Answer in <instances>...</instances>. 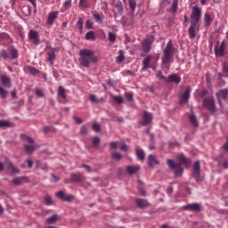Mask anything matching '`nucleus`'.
Segmentation results:
<instances>
[{"label": "nucleus", "instance_id": "f257e3e1", "mask_svg": "<svg viewBox=\"0 0 228 228\" xmlns=\"http://www.w3.org/2000/svg\"><path fill=\"white\" fill-rule=\"evenodd\" d=\"M202 17V8L199 6H193L191 12V26L189 27L190 38H195L197 37V31H199V21Z\"/></svg>", "mask_w": 228, "mask_h": 228}, {"label": "nucleus", "instance_id": "f03ea898", "mask_svg": "<svg viewBox=\"0 0 228 228\" xmlns=\"http://www.w3.org/2000/svg\"><path fill=\"white\" fill-rule=\"evenodd\" d=\"M94 51L88 49H82L79 51L78 61L82 67L90 69L91 63H97V57H95Z\"/></svg>", "mask_w": 228, "mask_h": 228}, {"label": "nucleus", "instance_id": "7ed1b4c3", "mask_svg": "<svg viewBox=\"0 0 228 228\" xmlns=\"http://www.w3.org/2000/svg\"><path fill=\"white\" fill-rule=\"evenodd\" d=\"M175 52V48H174L172 40H169L163 51L162 69H170V61H172V58H174Z\"/></svg>", "mask_w": 228, "mask_h": 228}, {"label": "nucleus", "instance_id": "20e7f679", "mask_svg": "<svg viewBox=\"0 0 228 228\" xmlns=\"http://www.w3.org/2000/svg\"><path fill=\"white\" fill-rule=\"evenodd\" d=\"M159 60V56L158 55H147L142 61V70H147V69H151L155 63H158Z\"/></svg>", "mask_w": 228, "mask_h": 228}, {"label": "nucleus", "instance_id": "39448f33", "mask_svg": "<svg viewBox=\"0 0 228 228\" xmlns=\"http://www.w3.org/2000/svg\"><path fill=\"white\" fill-rule=\"evenodd\" d=\"M167 161L170 170H175V176L181 177V175H183V172H184V169H183L181 167V163L175 162L173 159H167Z\"/></svg>", "mask_w": 228, "mask_h": 228}, {"label": "nucleus", "instance_id": "423d86ee", "mask_svg": "<svg viewBox=\"0 0 228 228\" xmlns=\"http://www.w3.org/2000/svg\"><path fill=\"white\" fill-rule=\"evenodd\" d=\"M21 138H22L23 142H27V143H29V144L24 145V150L27 154L31 155L33 152H35V149H36L35 145H33L35 143V140H33V138H31L28 135H24V134H21Z\"/></svg>", "mask_w": 228, "mask_h": 228}, {"label": "nucleus", "instance_id": "0eeeda50", "mask_svg": "<svg viewBox=\"0 0 228 228\" xmlns=\"http://www.w3.org/2000/svg\"><path fill=\"white\" fill-rule=\"evenodd\" d=\"M152 44H154V36L148 35L142 43V49L143 53H151V49H152Z\"/></svg>", "mask_w": 228, "mask_h": 228}, {"label": "nucleus", "instance_id": "6e6552de", "mask_svg": "<svg viewBox=\"0 0 228 228\" xmlns=\"http://www.w3.org/2000/svg\"><path fill=\"white\" fill-rule=\"evenodd\" d=\"M192 177L197 181V183H200L202 179L200 178V161L198 160L194 162L192 166Z\"/></svg>", "mask_w": 228, "mask_h": 228}, {"label": "nucleus", "instance_id": "1a4fd4ad", "mask_svg": "<svg viewBox=\"0 0 228 228\" xmlns=\"http://www.w3.org/2000/svg\"><path fill=\"white\" fill-rule=\"evenodd\" d=\"M203 107H205L211 113H215L216 111V108L215 107V99L213 97H208L203 100Z\"/></svg>", "mask_w": 228, "mask_h": 228}, {"label": "nucleus", "instance_id": "9d476101", "mask_svg": "<svg viewBox=\"0 0 228 228\" xmlns=\"http://www.w3.org/2000/svg\"><path fill=\"white\" fill-rule=\"evenodd\" d=\"M183 211H192L193 213H200V204L191 203L182 207Z\"/></svg>", "mask_w": 228, "mask_h": 228}, {"label": "nucleus", "instance_id": "9b49d317", "mask_svg": "<svg viewBox=\"0 0 228 228\" xmlns=\"http://www.w3.org/2000/svg\"><path fill=\"white\" fill-rule=\"evenodd\" d=\"M152 122V113L144 111L142 113V120L140 122L142 126H149Z\"/></svg>", "mask_w": 228, "mask_h": 228}, {"label": "nucleus", "instance_id": "f8f14e48", "mask_svg": "<svg viewBox=\"0 0 228 228\" xmlns=\"http://www.w3.org/2000/svg\"><path fill=\"white\" fill-rule=\"evenodd\" d=\"M28 38L29 40L33 41V45H38V44H40V39H38V32L31 29L28 32Z\"/></svg>", "mask_w": 228, "mask_h": 228}, {"label": "nucleus", "instance_id": "ddd939ff", "mask_svg": "<svg viewBox=\"0 0 228 228\" xmlns=\"http://www.w3.org/2000/svg\"><path fill=\"white\" fill-rule=\"evenodd\" d=\"M191 92V88L187 87L185 92L180 96V104H187L190 99Z\"/></svg>", "mask_w": 228, "mask_h": 228}, {"label": "nucleus", "instance_id": "4468645a", "mask_svg": "<svg viewBox=\"0 0 228 228\" xmlns=\"http://www.w3.org/2000/svg\"><path fill=\"white\" fill-rule=\"evenodd\" d=\"M225 51V41H223L221 45L215 47V54L216 56H224V53Z\"/></svg>", "mask_w": 228, "mask_h": 228}, {"label": "nucleus", "instance_id": "2eb2a0df", "mask_svg": "<svg viewBox=\"0 0 228 228\" xmlns=\"http://www.w3.org/2000/svg\"><path fill=\"white\" fill-rule=\"evenodd\" d=\"M59 12H52L48 14V18L46 20V24H49V26H53L54 24V21L56 19H58Z\"/></svg>", "mask_w": 228, "mask_h": 228}, {"label": "nucleus", "instance_id": "dca6fc26", "mask_svg": "<svg viewBox=\"0 0 228 228\" xmlns=\"http://www.w3.org/2000/svg\"><path fill=\"white\" fill-rule=\"evenodd\" d=\"M166 83H175L179 85V83H181V77L176 74L169 75L168 77L166 78Z\"/></svg>", "mask_w": 228, "mask_h": 228}, {"label": "nucleus", "instance_id": "f3484780", "mask_svg": "<svg viewBox=\"0 0 228 228\" xmlns=\"http://www.w3.org/2000/svg\"><path fill=\"white\" fill-rule=\"evenodd\" d=\"M71 181L73 183H83L85 181V175L81 173L71 174Z\"/></svg>", "mask_w": 228, "mask_h": 228}, {"label": "nucleus", "instance_id": "a211bd4d", "mask_svg": "<svg viewBox=\"0 0 228 228\" xmlns=\"http://www.w3.org/2000/svg\"><path fill=\"white\" fill-rule=\"evenodd\" d=\"M135 204L137 208H140L141 209H143L144 208H149L151 206V203H149L147 200H143V199H137L135 200Z\"/></svg>", "mask_w": 228, "mask_h": 228}, {"label": "nucleus", "instance_id": "6ab92c4d", "mask_svg": "<svg viewBox=\"0 0 228 228\" xmlns=\"http://www.w3.org/2000/svg\"><path fill=\"white\" fill-rule=\"evenodd\" d=\"M5 165L8 167L9 170H12V174H19L20 170L13 165L8 158L4 159Z\"/></svg>", "mask_w": 228, "mask_h": 228}, {"label": "nucleus", "instance_id": "aec40b11", "mask_svg": "<svg viewBox=\"0 0 228 228\" xmlns=\"http://www.w3.org/2000/svg\"><path fill=\"white\" fill-rule=\"evenodd\" d=\"M28 179L27 176L16 177L12 180V184L15 186H20V184H24V183H28Z\"/></svg>", "mask_w": 228, "mask_h": 228}, {"label": "nucleus", "instance_id": "412c9836", "mask_svg": "<svg viewBox=\"0 0 228 228\" xmlns=\"http://www.w3.org/2000/svg\"><path fill=\"white\" fill-rule=\"evenodd\" d=\"M2 84L5 88H12V80L9 77L2 75L1 76Z\"/></svg>", "mask_w": 228, "mask_h": 228}, {"label": "nucleus", "instance_id": "4be33fe9", "mask_svg": "<svg viewBox=\"0 0 228 228\" xmlns=\"http://www.w3.org/2000/svg\"><path fill=\"white\" fill-rule=\"evenodd\" d=\"M140 170V166H127L126 167V171L129 175H133L136 174V172H139Z\"/></svg>", "mask_w": 228, "mask_h": 228}, {"label": "nucleus", "instance_id": "5701e85b", "mask_svg": "<svg viewBox=\"0 0 228 228\" xmlns=\"http://www.w3.org/2000/svg\"><path fill=\"white\" fill-rule=\"evenodd\" d=\"M148 165L149 167H156V165H159V162L158 161V159L154 157V155H149L148 156Z\"/></svg>", "mask_w": 228, "mask_h": 228}, {"label": "nucleus", "instance_id": "b1692460", "mask_svg": "<svg viewBox=\"0 0 228 228\" xmlns=\"http://www.w3.org/2000/svg\"><path fill=\"white\" fill-rule=\"evenodd\" d=\"M228 91L227 89L221 90L217 93V98L219 99V104L222 106V99H227Z\"/></svg>", "mask_w": 228, "mask_h": 228}, {"label": "nucleus", "instance_id": "393cba45", "mask_svg": "<svg viewBox=\"0 0 228 228\" xmlns=\"http://www.w3.org/2000/svg\"><path fill=\"white\" fill-rule=\"evenodd\" d=\"M211 22H213V19L211 18V15L208 12L204 14V26L205 28H209L211 26Z\"/></svg>", "mask_w": 228, "mask_h": 228}, {"label": "nucleus", "instance_id": "a878e982", "mask_svg": "<svg viewBox=\"0 0 228 228\" xmlns=\"http://www.w3.org/2000/svg\"><path fill=\"white\" fill-rule=\"evenodd\" d=\"M135 154L140 161H145V151L140 148L135 149Z\"/></svg>", "mask_w": 228, "mask_h": 228}, {"label": "nucleus", "instance_id": "bb28decb", "mask_svg": "<svg viewBox=\"0 0 228 228\" xmlns=\"http://www.w3.org/2000/svg\"><path fill=\"white\" fill-rule=\"evenodd\" d=\"M59 218H60V216L57 214H54L53 216L48 217L45 220V224H56V222H58Z\"/></svg>", "mask_w": 228, "mask_h": 228}, {"label": "nucleus", "instance_id": "cd10ccee", "mask_svg": "<svg viewBox=\"0 0 228 228\" xmlns=\"http://www.w3.org/2000/svg\"><path fill=\"white\" fill-rule=\"evenodd\" d=\"M189 120L193 127H199V121L197 120V116H195V114L189 115Z\"/></svg>", "mask_w": 228, "mask_h": 228}, {"label": "nucleus", "instance_id": "c85d7f7f", "mask_svg": "<svg viewBox=\"0 0 228 228\" xmlns=\"http://www.w3.org/2000/svg\"><path fill=\"white\" fill-rule=\"evenodd\" d=\"M178 159L180 162H182L183 165H190V163L191 162V160L187 159L184 154L178 155Z\"/></svg>", "mask_w": 228, "mask_h": 228}, {"label": "nucleus", "instance_id": "c756f323", "mask_svg": "<svg viewBox=\"0 0 228 228\" xmlns=\"http://www.w3.org/2000/svg\"><path fill=\"white\" fill-rule=\"evenodd\" d=\"M58 95L61 97V99H67V91L63 88V86H59Z\"/></svg>", "mask_w": 228, "mask_h": 228}, {"label": "nucleus", "instance_id": "7c9ffc66", "mask_svg": "<svg viewBox=\"0 0 228 228\" xmlns=\"http://www.w3.org/2000/svg\"><path fill=\"white\" fill-rule=\"evenodd\" d=\"M15 125L8 120H0V127H13Z\"/></svg>", "mask_w": 228, "mask_h": 228}, {"label": "nucleus", "instance_id": "2f4dec72", "mask_svg": "<svg viewBox=\"0 0 228 228\" xmlns=\"http://www.w3.org/2000/svg\"><path fill=\"white\" fill-rule=\"evenodd\" d=\"M89 100L91 101V102H95L96 104H98L99 102H102V101H104V99L97 98V96L94 94L89 95Z\"/></svg>", "mask_w": 228, "mask_h": 228}, {"label": "nucleus", "instance_id": "473e14b6", "mask_svg": "<svg viewBox=\"0 0 228 228\" xmlns=\"http://www.w3.org/2000/svg\"><path fill=\"white\" fill-rule=\"evenodd\" d=\"M126 60V55H124V51L119 50L118 56L117 57V63H122Z\"/></svg>", "mask_w": 228, "mask_h": 228}, {"label": "nucleus", "instance_id": "72a5a7b5", "mask_svg": "<svg viewBox=\"0 0 228 228\" xmlns=\"http://www.w3.org/2000/svg\"><path fill=\"white\" fill-rule=\"evenodd\" d=\"M10 54L12 60H17L19 58V52H17V49L13 47L10 48Z\"/></svg>", "mask_w": 228, "mask_h": 228}, {"label": "nucleus", "instance_id": "f704fd0d", "mask_svg": "<svg viewBox=\"0 0 228 228\" xmlns=\"http://www.w3.org/2000/svg\"><path fill=\"white\" fill-rule=\"evenodd\" d=\"M78 6L80 8H90V2L88 0H79Z\"/></svg>", "mask_w": 228, "mask_h": 228}, {"label": "nucleus", "instance_id": "c9c22d12", "mask_svg": "<svg viewBox=\"0 0 228 228\" xmlns=\"http://www.w3.org/2000/svg\"><path fill=\"white\" fill-rule=\"evenodd\" d=\"M86 40H95V34H94V31H89L86 34Z\"/></svg>", "mask_w": 228, "mask_h": 228}, {"label": "nucleus", "instance_id": "e433bc0d", "mask_svg": "<svg viewBox=\"0 0 228 228\" xmlns=\"http://www.w3.org/2000/svg\"><path fill=\"white\" fill-rule=\"evenodd\" d=\"M47 54H48V61L53 65V61L56 60V54L54 53V52H49Z\"/></svg>", "mask_w": 228, "mask_h": 228}, {"label": "nucleus", "instance_id": "4c0bfd02", "mask_svg": "<svg viewBox=\"0 0 228 228\" xmlns=\"http://www.w3.org/2000/svg\"><path fill=\"white\" fill-rule=\"evenodd\" d=\"M112 159H116V161H120L122 159V154L118 152H113L111 153Z\"/></svg>", "mask_w": 228, "mask_h": 228}, {"label": "nucleus", "instance_id": "58836bf2", "mask_svg": "<svg viewBox=\"0 0 228 228\" xmlns=\"http://www.w3.org/2000/svg\"><path fill=\"white\" fill-rule=\"evenodd\" d=\"M0 96L2 97V99H6V97H8V91H6L2 86H0Z\"/></svg>", "mask_w": 228, "mask_h": 228}, {"label": "nucleus", "instance_id": "ea45409f", "mask_svg": "<svg viewBox=\"0 0 228 228\" xmlns=\"http://www.w3.org/2000/svg\"><path fill=\"white\" fill-rule=\"evenodd\" d=\"M45 202L46 206H53V198L49 195L45 196Z\"/></svg>", "mask_w": 228, "mask_h": 228}, {"label": "nucleus", "instance_id": "a19ab883", "mask_svg": "<svg viewBox=\"0 0 228 228\" xmlns=\"http://www.w3.org/2000/svg\"><path fill=\"white\" fill-rule=\"evenodd\" d=\"M129 6L132 12L136 10V1L135 0H129Z\"/></svg>", "mask_w": 228, "mask_h": 228}, {"label": "nucleus", "instance_id": "79ce46f5", "mask_svg": "<svg viewBox=\"0 0 228 228\" xmlns=\"http://www.w3.org/2000/svg\"><path fill=\"white\" fill-rule=\"evenodd\" d=\"M116 40H117V34H115V33L110 31V32H109V41L113 43V42H115Z\"/></svg>", "mask_w": 228, "mask_h": 228}, {"label": "nucleus", "instance_id": "37998d69", "mask_svg": "<svg viewBox=\"0 0 228 228\" xmlns=\"http://www.w3.org/2000/svg\"><path fill=\"white\" fill-rule=\"evenodd\" d=\"M92 129H93V131L99 133V131H101V125H99V123H97V122H94L92 125Z\"/></svg>", "mask_w": 228, "mask_h": 228}, {"label": "nucleus", "instance_id": "c03bdc74", "mask_svg": "<svg viewBox=\"0 0 228 228\" xmlns=\"http://www.w3.org/2000/svg\"><path fill=\"white\" fill-rule=\"evenodd\" d=\"M112 99L118 102V104H122L124 102V98H122V96H112Z\"/></svg>", "mask_w": 228, "mask_h": 228}, {"label": "nucleus", "instance_id": "a18cd8bd", "mask_svg": "<svg viewBox=\"0 0 228 228\" xmlns=\"http://www.w3.org/2000/svg\"><path fill=\"white\" fill-rule=\"evenodd\" d=\"M94 20H96L100 24H101V22H102V18H101V14L99 12H94Z\"/></svg>", "mask_w": 228, "mask_h": 228}, {"label": "nucleus", "instance_id": "49530a36", "mask_svg": "<svg viewBox=\"0 0 228 228\" xmlns=\"http://www.w3.org/2000/svg\"><path fill=\"white\" fill-rule=\"evenodd\" d=\"M35 94L37 95V97H44V90L39 89V88H36L35 89Z\"/></svg>", "mask_w": 228, "mask_h": 228}, {"label": "nucleus", "instance_id": "de8ad7c7", "mask_svg": "<svg viewBox=\"0 0 228 228\" xmlns=\"http://www.w3.org/2000/svg\"><path fill=\"white\" fill-rule=\"evenodd\" d=\"M28 72L29 74H31L32 76H37V74H38V69H37L34 67H28Z\"/></svg>", "mask_w": 228, "mask_h": 228}, {"label": "nucleus", "instance_id": "09e8293b", "mask_svg": "<svg viewBox=\"0 0 228 228\" xmlns=\"http://www.w3.org/2000/svg\"><path fill=\"white\" fill-rule=\"evenodd\" d=\"M80 134L86 136V134H88V128H86V126H82L80 128Z\"/></svg>", "mask_w": 228, "mask_h": 228}, {"label": "nucleus", "instance_id": "8fccbe9b", "mask_svg": "<svg viewBox=\"0 0 228 228\" xmlns=\"http://www.w3.org/2000/svg\"><path fill=\"white\" fill-rule=\"evenodd\" d=\"M56 197L61 199V200H64L65 199V192L63 191H60L56 193Z\"/></svg>", "mask_w": 228, "mask_h": 228}, {"label": "nucleus", "instance_id": "3c124183", "mask_svg": "<svg viewBox=\"0 0 228 228\" xmlns=\"http://www.w3.org/2000/svg\"><path fill=\"white\" fill-rule=\"evenodd\" d=\"M77 28L80 31H83V19L79 18L77 20Z\"/></svg>", "mask_w": 228, "mask_h": 228}, {"label": "nucleus", "instance_id": "603ef678", "mask_svg": "<svg viewBox=\"0 0 228 228\" xmlns=\"http://www.w3.org/2000/svg\"><path fill=\"white\" fill-rule=\"evenodd\" d=\"M157 77L159 79H163L167 82V77L163 76V73L161 71H157Z\"/></svg>", "mask_w": 228, "mask_h": 228}, {"label": "nucleus", "instance_id": "864d4df0", "mask_svg": "<svg viewBox=\"0 0 228 228\" xmlns=\"http://www.w3.org/2000/svg\"><path fill=\"white\" fill-rule=\"evenodd\" d=\"M10 36L6 33H0V40H9Z\"/></svg>", "mask_w": 228, "mask_h": 228}, {"label": "nucleus", "instance_id": "5fc2aeb1", "mask_svg": "<svg viewBox=\"0 0 228 228\" xmlns=\"http://www.w3.org/2000/svg\"><path fill=\"white\" fill-rule=\"evenodd\" d=\"M125 98L126 99V101H128L129 102H131V101H133V94H131V93H126V94H125Z\"/></svg>", "mask_w": 228, "mask_h": 228}, {"label": "nucleus", "instance_id": "6e6d98bb", "mask_svg": "<svg viewBox=\"0 0 228 228\" xmlns=\"http://www.w3.org/2000/svg\"><path fill=\"white\" fill-rule=\"evenodd\" d=\"M179 3V0H174L172 4V11L175 12L177 10V4Z\"/></svg>", "mask_w": 228, "mask_h": 228}, {"label": "nucleus", "instance_id": "4d7b16f0", "mask_svg": "<svg viewBox=\"0 0 228 228\" xmlns=\"http://www.w3.org/2000/svg\"><path fill=\"white\" fill-rule=\"evenodd\" d=\"M99 143H101V138H99V137H94V138L93 139V145H94V147H95V146L99 145Z\"/></svg>", "mask_w": 228, "mask_h": 228}, {"label": "nucleus", "instance_id": "13d9d810", "mask_svg": "<svg viewBox=\"0 0 228 228\" xmlns=\"http://www.w3.org/2000/svg\"><path fill=\"white\" fill-rule=\"evenodd\" d=\"M74 200V196L72 194H69L68 196H64V200L66 202H70V200Z\"/></svg>", "mask_w": 228, "mask_h": 228}, {"label": "nucleus", "instance_id": "bf43d9fd", "mask_svg": "<svg viewBox=\"0 0 228 228\" xmlns=\"http://www.w3.org/2000/svg\"><path fill=\"white\" fill-rule=\"evenodd\" d=\"M199 95H200V97H205V95H208V90L203 89V90L200 91Z\"/></svg>", "mask_w": 228, "mask_h": 228}, {"label": "nucleus", "instance_id": "052dcab7", "mask_svg": "<svg viewBox=\"0 0 228 228\" xmlns=\"http://www.w3.org/2000/svg\"><path fill=\"white\" fill-rule=\"evenodd\" d=\"M60 181V177L56 176V175L52 174V183H58Z\"/></svg>", "mask_w": 228, "mask_h": 228}, {"label": "nucleus", "instance_id": "680f3d73", "mask_svg": "<svg viewBox=\"0 0 228 228\" xmlns=\"http://www.w3.org/2000/svg\"><path fill=\"white\" fill-rule=\"evenodd\" d=\"M139 191L142 197H145V195H147V191H145V189L143 187H139Z\"/></svg>", "mask_w": 228, "mask_h": 228}, {"label": "nucleus", "instance_id": "e2e57ef3", "mask_svg": "<svg viewBox=\"0 0 228 228\" xmlns=\"http://www.w3.org/2000/svg\"><path fill=\"white\" fill-rule=\"evenodd\" d=\"M27 165L28 168H33V160L31 159H27Z\"/></svg>", "mask_w": 228, "mask_h": 228}, {"label": "nucleus", "instance_id": "0e129e2a", "mask_svg": "<svg viewBox=\"0 0 228 228\" xmlns=\"http://www.w3.org/2000/svg\"><path fill=\"white\" fill-rule=\"evenodd\" d=\"M120 150L123 151V152H127V145H126V143L121 144Z\"/></svg>", "mask_w": 228, "mask_h": 228}, {"label": "nucleus", "instance_id": "69168bd1", "mask_svg": "<svg viewBox=\"0 0 228 228\" xmlns=\"http://www.w3.org/2000/svg\"><path fill=\"white\" fill-rule=\"evenodd\" d=\"M118 147V142H110L111 149H117Z\"/></svg>", "mask_w": 228, "mask_h": 228}, {"label": "nucleus", "instance_id": "338daca9", "mask_svg": "<svg viewBox=\"0 0 228 228\" xmlns=\"http://www.w3.org/2000/svg\"><path fill=\"white\" fill-rule=\"evenodd\" d=\"M223 168H228V159H224L222 163Z\"/></svg>", "mask_w": 228, "mask_h": 228}, {"label": "nucleus", "instance_id": "774afa93", "mask_svg": "<svg viewBox=\"0 0 228 228\" xmlns=\"http://www.w3.org/2000/svg\"><path fill=\"white\" fill-rule=\"evenodd\" d=\"M223 149L228 152V139H226V142L223 145Z\"/></svg>", "mask_w": 228, "mask_h": 228}]
</instances>
